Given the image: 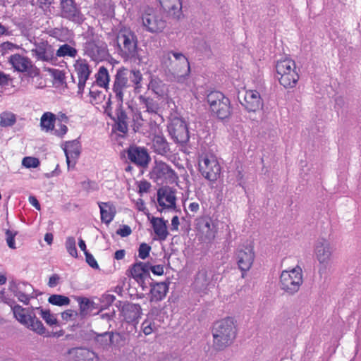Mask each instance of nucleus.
<instances>
[{"instance_id": "1", "label": "nucleus", "mask_w": 361, "mask_h": 361, "mask_svg": "<svg viewBox=\"0 0 361 361\" xmlns=\"http://www.w3.org/2000/svg\"><path fill=\"white\" fill-rule=\"evenodd\" d=\"M212 347L222 351L231 346L238 335V325L234 318L227 317L216 321L212 326Z\"/></svg>"}, {"instance_id": "2", "label": "nucleus", "mask_w": 361, "mask_h": 361, "mask_svg": "<svg viewBox=\"0 0 361 361\" xmlns=\"http://www.w3.org/2000/svg\"><path fill=\"white\" fill-rule=\"evenodd\" d=\"M133 87L128 80V69L122 67L116 71L109 93L107 104L109 105L114 101L117 106L121 107L125 100L130 97Z\"/></svg>"}, {"instance_id": "3", "label": "nucleus", "mask_w": 361, "mask_h": 361, "mask_svg": "<svg viewBox=\"0 0 361 361\" xmlns=\"http://www.w3.org/2000/svg\"><path fill=\"white\" fill-rule=\"evenodd\" d=\"M275 70L276 78L284 88L290 89L296 86L300 76L294 60L289 57L278 60L275 65Z\"/></svg>"}, {"instance_id": "4", "label": "nucleus", "mask_w": 361, "mask_h": 361, "mask_svg": "<svg viewBox=\"0 0 361 361\" xmlns=\"http://www.w3.org/2000/svg\"><path fill=\"white\" fill-rule=\"evenodd\" d=\"M207 102L212 114L220 120L228 118L232 114L230 99L222 92L212 91L207 94Z\"/></svg>"}, {"instance_id": "5", "label": "nucleus", "mask_w": 361, "mask_h": 361, "mask_svg": "<svg viewBox=\"0 0 361 361\" xmlns=\"http://www.w3.org/2000/svg\"><path fill=\"white\" fill-rule=\"evenodd\" d=\"M116 43L121 56L125 59L135 58L137 55V39L129 28H122L117 35Z\"/></svg>"}, {"instance_id": "6", "label": "nucleus", "mask_w": 361, "mask_h": 361, "mask_svg": "<svg viewBox=\"0 0 361 361\" xmlns=\"http://www.w3.org/2000/svg\"><path fill=\"white\" fill-rule=\"evenodd\" d=\"M199 171L211 182H215L221 176V167L216 156L212 153H202L198 158Z\"/></svg>"}, {"instance_id": "7", "label": "nucleus", "mask_w": 361, "mask_h": 361, "mask_svg": "<svg viewBox=\"0 0 361 361\" xmlns=\"http://www.w3.org/2000/svg\"><path fill=\"white\" fill-rule=\"evenodd\" d=\"M302 283V270L298 265L290 269L283 270L280 275L281 288L288 294L297 293Z\"/></svg>"}, {"instance_id": "8", "label": "nucleus", "mask_w": 361, "mask_h": 361, "mask_svg": "<svg viewBox=\"0 0 361 361\" xmlns=\"http://www.w3.org/2000/svg\"><path fill=\"white\" fill-rule=\"evenodd\" d=\"M84 54L94 61H102L109 56L107 44L101 39L94 38L84 44Z\"/></svg>"}, {"instance_id": "9", "label": "nucleus", "mask_w": 361, "mask_h": 361, "mask_svg": "<svg viewBox=\"0 0 361 361\" xmlns=\"http://www.w3.org/2000/svg\"><path fill=\"white\" fill-rule=\"evenodd\" d=\"M255 257L254 245L250 243L247 245L240 247L235 252V260L238 269L242 272V277L244 278L246 272L252 267Z\"/></svg>"}, {"instance_id": "10", "label": "nucleus", "mask_w": 361, "mask_h": 361, "mask_svg": "<svg viewBox=\"0 0 361 361\" xmlns=\"http://www.w3.org/2000/svg\"><path fill=\"white\" fill-rule=\"evenodd\" d=\"M142 26L151 33L161 32L166 27V20L158 11L149 9L142 16Z\"/></svg>"}, {"instance_id": "11", "label": "nucleus", "mask_w": 361, "mask_h": 361, "mask_svg": "<svg viewBox=\"0 0 361 361\" xmlns=\"http://www.w3.org/2000/svg\"><path fill=\"white\" fill-rule=\"evenodd\" d=\"M9 288L18 300L25 305H28L30 299L34 298L33 287L30 283L13 281L10 283Z\"/></svg>"}, {"instance_id": "12", "label": "nucleus", "mask_w": 361, "mask_h": 361, "mask_svg": "<svg viewBox=\"0 0 361 361\" xmlns=\"http://www.w3.org/2000/svg\"><path fill=\"white\" fill-rule=\"evenodd\" d=\"M31 51L33 56L42 61L53 63L57 60L54 48L47 42L42 41L35 44Z\"/></svg>"}, {"instance_id": "13", "label": "nucleus", "mask_w": 361, "mask_h": 361, "mask_svg": "<svg viewBox=\"0 0 361 361\" xmlns=\"http://www.w3.org/2000/svg\"><path fill=\"white\" fill-rule=\"evenodd\" d=\"M152 176L158 185L171 183L176 179L173 171L163 162L157 164L153 169Z\"/></svg>"}, {"instance_id": "14", "label": "nucleus", "mask_w": 361, "mask_h": 361, "mask_svg": "<svg viewBox=\"0 0 361 361\" xmlns=\"http://www.w3.org/2000/svg\"><path fill=\"white\" fill-rule=\"evenodd\" d=\"M196 228L197 231V235L201 240L211 241L214 239L216 231L210 218H200L197 220Z\"/></svg>"}, {"instance_id": "15", "label": "nucleus", "mask_w": 361, "mask_h": 361, "mask_svg": "<svg viewBox=\"0 0 361 361\" xmlns=\"http://www.w3.org/2000/svg\"><path fill=\"white\" fill-rule=\"evenodd\" d=\"M74 68L78 78V94L82 95L86 82L90 75L91 70L90 66L84 59H78L74 64Z\"/></svg>"}, {"instance_id": "16", "label": "nucleus", "mask_w": 361, "mask_h": 361, "mask_svg": "<svg viewBox=\"0 0 361 361\" xmlns=\"http://www.w3.org/2000/svg\"><path fill=\"white\" fill-rule=\"evenodd\" d=\"M81 145L78 140H74L65 144L63 150L66 157L68 169L74 168L80 154Z\"/></svg>"}, {"instance_id": "17", "label": "nucleus", "mask_w": 361, "mask_h": 361, "mask_svg": "<svg viewBox=\"0 0 361 361\" xmlns=\"http://www.w3.org/2000/svg\"><path fill=\"white\" fill-rule=\"evenodd\" d=\"M128 159L139 166H146L149 160V156L147 150L143 147L131 146L128 149Z\"/></svg>"}, {"instance_id": "18", "label": "nucleus", "mask_w": 361, "mask_h": 361, "mask_svg": "<svg viewBox=\"0 0 361 361\" xmlns=\"http://www.w3.org/2000/svg\"><path fill=\"white\" fill-rule=\"evenodd\" d=\"M243 106L249 112H256L263 106V102L257 90H249L245 92Z\"/></svg>"}, {"instance_id": "19", "label": "nucleus", "mask_w": 361, "mask_h": 361, "mask_svg": "<svg viewBox=\"0 0 361 361\" xmlns=\"http://www.w3.org/2000/svg\"><path fill=\"white\" fill-rule=\"evenodd\" d=\"M61 16L73 21L81 20L80 12L73 0H61Z\"/></svg>"}, {"instance_id": "20", "label": "nucleus", "mask_w": 361, "mask_h": 361, "mask_svg": "<svg viewBox=\"0 0 361 361\" xmlns=\"http://www.w3.org/2000/svg\"><path fill=\"white\" fill-rule=\"evenodd\" d=\"M157 201L161 209L173 208L176 204L175 194L170 188H161L157 192Z\"/></svg>"}, {"instance_id": "21", "label": "nucleus", "mask_w": 361, "mask_h": 361, "mask_svg": "<svg viewBox=\"0 0 361 361\" xmlns=\"http://www.w3.org/2000/svg\"><path fill=\"white\" fill-rule=\"evenodd\" d=\"M121 312L126 322L137 324L141 317L142 309L138 304L128 303L123 306Z\"/></svg>"}, {"instance_id": "22", "label": "nucleus", "mask_w": 361, "mask_h": 361, "mask_svg": "<svg viewBox=\"0 0 361 361\" xmlns=\"http://www.w3.org/2000/svg\"><path fill=\"white\" fill-rule=\"evenodd\" d=\"M212 281L211 272L206 269H200L196 275L193 282V287L198 291H204Z\"/></svg>"}, {"instance_id": "23", "label": "nucleus", "mask_w": 361, "mask_h": 361, "mask_svg": "<svg viewBox=\"0 0 361 361\" xmlns=\"http://www.w3.org/2000/svg\"><path fill=\"white\" fill-rule=\"evenodd\" d=\"M315 255L320 264H328L331 257L330 244L325 240L318 243L315 247Z\"/></svg>"}, {"instance_id": "24", "label": "nucleus", "mask_w": 361, "mask_h": 361, "mask_svg": "<svg viewBox=\"0 0 361 361\" xmlns=\"http://www.w3.org/2000/svg\"><path fill=\"white\" fill-rule=\"evenodd\" d=\"M169 286L166 282L155 283L151 285L149 300L151 302H159L166 295Z\"/></svg>"}, {"instance_id": "25", "label": "nucleus", "mask_w": 361, "mask_h": 361, "mask_svg": "<svg viewBox=\"0 0 361 361\" xmlns=\"http://www.w3.org/2000/svg\"><path fill=\"white\" fill-rule=\"evenodd\" d=\"M98 205L100 210L102 221L107 225L109 224L116 215V211L115 206L111 202H101L98 203Z\"/></svg>"}, {"instance_id": "26", "label": "nucleus", "mask_w": 361, "mask_h": 361, "mask_svg": "<svg viewBox=\"0 0 361 361\" xmlns=\"http://www.w3.org/2000/svg\"><path fill=\"white\" fill-rule=\"evenodd\" d=\"M9 62L13 68L19 72L27 71L32 67L31 61L27 57L18 54L11 55Z\"/></svg>"}, {"instance_id": "27", "label": "nucleus", "mask_w": 361, "mask_h": 361, "mask_svg": "<svg viewBox=\"0 0 361 361\" xmlns=\"http://www.w3.org/2000/svg\"><path fill=\"white\" fill-rule=\"evenodd\" d=\"M56 121V115L51 112H44L40 118L41 130L45 133H51L52 134Z\"/></svg>"}, {"instance_id": "28", "label": "nucleus", "mask_w": 361, "mask_h": 361, "mask_svg": "<svg viewBox=\"0 0 361 361\" xmlns=\"http://www.w3.org/2000/svg\"><path fill=\"white\" fill-rule=\"evenodd\" d=\"M149 264L138 262L135 264L130 269V273L133 279L137 281H142L149 275Z\"/></svg>"}, {"instance_id": "29", "label": "nucleus", "mask_w": 361, "mask_h": 361, "mask_svg": "<svg viewBox=\"0 0 361 361\" xmlns=\"http://www.w3.org/2000/svg\"><path fill=\"white\" fill-rule=\"evenodd\" d=\"M152 148L154 152L161 155L166 154L169 150V145L165 137L159 135L153 137Z\"/></svg>"}, {"instance_id": "30", "label": "nucleus", "mask_w": 361, "mask_h": 361, "mask_svg": "<svg viewBox=\"0 0 361 361\" xmlns=\"http://www.w3.org/2000/svg\"><path fill=\"white\" fill-rule=\"evenodd\" d=\"M139 101L141 105H143L148 113L152 114H158L160 110L159 103L153 99L144 95L139 96Z\"/></svg>"}, {"instance_id": "31", "label": "nucleus", "mask_w": 361, "mask_h": 361, "mask_svg": "<svg viewBox=\"0 0 361 361\" xmlns=\"http://www.w3.org/2000/svg\"><path fill=\"white\" fill-rule=\"evenodd\" d=\"M11 310L14 314L15 318L22 324L26 325L30 322L32 314H28L26 309L21 306L16 305L13 307L11 306Z\"/></svg>"}, {"instance_id": "32", "label": "nucleus", "mask_w": 361, "mask_h": 361, "mask_svg": "<svg viewBox=\"0 0 361 361\" xmlns=\"http://www.w3.org/2000/svg\"><path fill=\"white\" fill-rule=\"evenodd\" d=\"M78 55V50L71 46L68 44H63L59 46V49L56 50L55 56L57 57H70V58H75Z\"/></svg>"}, {"instance_id": "33", "label": "nucleus", "mask_w": 361, "mask_h": 361, "mask_svg": "<svg viewBox=\"0 0 361 361\" xmlns=\"http://www.w3.org/2000/svg\"><path fill=\"white\" fill-rule=\"evenodd\" d=\"M77 301L79 303L80 314L82 317L90 314L94 309V302L87 298L78 297Z\"/></svg>"}, {"instance_id": "34", "label": "nucleus", "mask_w": 361, "mask_h": 361, "mask_svg": "<svg viewBox=\"0 0 361 361\" xmlns=\"http://www.w3.org/2000/svg\"><path fill=\"white\" fill-rule=\"evenodd\" d=\"M96 81L101 87L107 88L109 85L110 76L107 69L104 67H99L96 74Z\"/></svg>"}, {"instance_id": "35", "label": "nucleus", "mask_w": 361, "mask_h": 361, "mask_svg": "<svg viewBox=\"0 0 361 361\" xmlns=\"http://www.w3.org/2000/svg\"><path fill=\"white\" fill-rule=\"evenodd\" d=\"M29 322H30L26 325V327L29 329L35 331L39 335H44L46 333V328L44 326L42 322L39 320L35 314L32 315Z\"/></svg>"}, {"instance_id": "36", "label": "nucleus", "mask_w": 361, "mask_h": 361, "mask_svg": "<svg viewBox=\"0 0 361 361\" xmlns=\"http://www.w3.org/2000/svg\"><path fill=\"white\" fill-rule=\"evenodd\" d=\"M180 59V53L178 51H169L162 56V63L167 68L173 67Z\"/></svg>"}, {"instance_id": "37", "label": "nucleus", "mask_w": 361, "mask_h": 361, "mask_svg": "<svg viewBox=\"0 0 361 361\" xmlns=\"http://www.w3.org/2000/svg\"><path fill=\"white\" fill-rule=\"evenodd\" d=\"M133 84V88L136 93L140 92L141 89V81L142 80V75L139 70L133 69L128 75V80Z\"/></svg>"}, {"instance_id": "38", "label": "nucleus", "mask_w": 361, "mask_h": 361, "mask_svg": "<svg viewBox=\"0 0 361 361\" xmlns=\"http://www.w3.org/2000/svg\"><path fill=\"white\" fill-rule=\"evenodd\" d=\"M48 71L53 78L54 84L57 86H62L66 84V75L63 71L56 68H49Z\"/></svg>"}, {"instance_id": "39", "label": "nucleus", "mask_w": 361, "mask_h": 361, "mask_svg": "<svg viewBox=\"0 0 361 361\" xmlns=\"http://www.w3.org/2000/svg\"><path fill=\"white\" fill-rule=\"evenodd\" d=\"M16 118L14 114L4 111L0 114V126L1 127H10L15 124Z\"/></svg>"}, {"instance_id": "40", "label": "nucleus", "mask_w": 361, "mask_h": 361, "mask_svg": "<svg viewBox=\"0 0 361 361\" xmlns=\"http://www.w3.org/2000/svg\"><path fill=\"white\" fill-rule=\"evenodd\" d=\"M154 231L157 235L161 240H164L167 236V230L165 224L161 219L153 222Z\"/></svg>"}, {"instance_id": "41", "label": "nucleus", "mask_w": 361, "mask_h": 361, "mask_svg": "<svg viewBox=\"0 0 361 361\" xmlns=\"http://www.w3.org/2000/svg\"><path fill=\"white\" fill-rule=\"evenodd\" d=\"M113 337V333L105 332L97 335L96 337V341L101 345V347L106 348L111 345Z\"/></svg>"}, {"instance_id": "42", "label": "nucleus", "mask_w": 361, "mask_h": 361, "mask_svg": "<svg viewBox=\"0 0 361 361\" xmlns=\"http://www.w3.org/2000/svg\"><path fill=\"white\" fill-rule=\"evenodd\" d=\"M37 310H40V315L45 322L49 326H54L57 324V319L56 316L50 312L49 310L37 307Z\"/></svg>"}, {"instance_id": "43", "label": "nucleus", "mask_w": 361, "mask_h": 361, "mask_svg": "<svg viewBox=\"0 0 361 361\" xmlns=\"http://www.w3.org/2000/svg\"><path fill=\"white\" fill-rule=\"evenodd\" d=\"M48 301L52 305L63 306L69 305L71 300L67 296L54 294L49 298Z\"/></svg>"}, {"instance_id": "44", "label": "nucleus", "mask_w": 361, "mask_h": 361, "mask_svg": "<svg viewBox=\"0 0 361 361\" xmlns=\"http://www.w3.org/2000/svg\"><path fill=\"white\" fill-rule=\"evenodd\" d=\"M65 247L68 254L73 257H78V251L76 248V241L74 237L68 236L65 242Z\"/></svg>"}, {"instance_id": "45", "label": "nucleus", "mask_w": 361, "mask_h": 361, "mask_svg": "<svg viewBox=\"0 0 361 361\" xmlns=\"http://www.w3.org/2000/svg\"><path fill=\"white\" fill-rule=\"evenodd\" d=\"M39 164V160L32 157H25L22 160V165L27 169L37 168Z\"/></svg>"}, {"instance_id": "46", "label": "nucleus", "mask_w": 361, "mask_h": 361, "mask_svg": "<svg viewBox=\"0 0 361 361\" xmlns=\"http://www.w3.org/2000/svg\"><path fill=\"white\" fill-rule=\"evenodd\" d=\"M85 348H74L72 349H70L68 352L69 357L68 361H82V357L84 355H80V353H79V350H85ZM81 354H82L81 353Z\"/></svg>"}, {"instance_id": "47", "label": "nucleus", "mask_w": 361, "mask_h": 361, "mask_svg": "<svg viewBox=\"0 0 361 361\" xmlns=\"http://www.w3.org/2000/svg\"><path fill=\"white\" fill-rule=\"evenodd\" d=\"M156 329V325L154 322L149 318L145 319L142 324V330L145 335L151 334Z\"/></svg>"}, {"instance_id": "48", "label": "nucleus", "mask_w": 361, "mask_h": 361, "mask_svg": "<svg viewBox=\"0 0 361 361\" xmlns=\"http://www.w3.org/2000/svg\"><path fill=\"white\" fill-rule=\"evenodd\" d=\"M90 96L91 102L94 104L101 103L105 98V94L102 92L96 90H90Z\"/></svg>"}, {"instance_id": "49", "label": "nucleus", "mask_w": 361, "mask_h": 361, "mask_svg": "<svg viewBox=\"0 0 361 361\" xmlns=\"http://www.w3.org/2000/svg\"><path fill=\"white\" fill-rule=\"evenodd\" d=\"M79 353H83V354H80V355H84L82 357V361H97L98 357L97 355L93 352L88 349H86L85 350H79Z\"/></svg>"}, {"instance_id": "50", "label": "nucleus", "mask_w": 361, "mask_h": 361, "mask_svg": "<svg viewBox=\"0 0 361 361\" xmlns=\"http://www.w3.org/2000/svg\"><path fill=\"white\" fill-rule=\"evenodd\" d=\"M151 247L147 243H142L138 250V256L140 258L146 259L150 252Z\"/></svg>"}, {"instance_id": "51", "label": "nucleus", "mask_w": 361, "mask_h": 361, "mask_svg": "<svg viewBox=\"0 0 361 361\" xmlns=\"http://www.w3.org/2000/svg\"><path fill=\"white\" fill-rule=\"evenodd\" d=\"M149 271H151L154 275L161 276L164 273V266L163 264L151 265L149 264Z\"/></svg>"}, {"instance_id": "52", "label": "nucleus", "mask_w": 361, "mask_h": 361, "mask_svg": "<svg viewBox=\"0 0 361 361\" xmlns=\"http://www.w3.org/2000/svg\"><path fill=\"white\" fill-rule=\"evenodd\" d=\"M58 128H54L52 133V135H54L57 137H62L64 135L66 134L68 131V128L65 124L59 123L58 125Z\"/></svg>"}, {"instance_id": "53", "label": "nucleus", "mask_w": 361, "mask_h": 361, "mask_svg": "<svg viewBox=\"0 0 361 361\" xmlns=\"http://www.w3.org/2000/svg\"><path fill=\"white\" fill-rule=\"evenodd\" d=\"M15 235L16 234L13 233L10 230H7L6 232V243L8 246L11 249L16 248Z\"/></svg>"}, {"instance_id": "54", "label": "nucleus", "mask_w": 361, "mask_h": 361, "mask_svg": "<svg viewBox=\"0 0 361 361\" xmlns=\"http://www.w3.org/2000/svg\"><path fill=\"white\" fill-rule=\"evenodd\" d=\"M131 228L128 225H123L116 231L117 234L122 237L128 236L131 233Z\"/></svg>"}, {"instance_id": "55", "label": "nucleus", "mask_w": 361, "mask_h": 361, "mask_svg": "<svg viewBox=\"0 0 361 361\" xmlns=\"http://www.w3.org/2000/svg\"><path fill=\"white\" fill-rule=\"evenodd\" d=\"M85 255V258H86V262L89 264L90 267H91L92 268H94V269L99 268V265H98L97 261L95 260L94 257H93V255L91 253L88 252V253H86Z\"/></svg>"}, {"instance_id": "56", "label": "nucleus", "mask_w": 361, "mask_h": 361, "mask_svg": "<svg viewBox=\"0 0 361 361\" xmlns=\"http://www.w3.org/2000/svg\"><path fill=\"white\" fill-rule=\"evenodd\" d=\"M82 187L86 190H98L97 183L90 180H85L82 183Z\"/></svg>"}, {"instance_id": "57", "label": "nucleus", "mask_w": 361, "mask_h": 361, "mask_svg": "<svg viewBox=\"0 0 361 361\" xmlns=\"http://www.w3.org/2000/svg\"><path fill=\"white\" fill-rule=\"evenodd\" d=\"M116 121H126L127 115L125 111L122 109V106H118L116 112V118L114 119Z\"/></svg>"}, {"instance_id": "58", "label": "nucleus", "mask_w": 361, "mask_h": 361, "mask_svg": "<svg viewBox=\"0 0 361 361\" xmlns=\"http://www.w3.org/2000/svg\"><path fill=\"white\" fill-rule=\"evenodd\" d=\"M161 5L165 4L169 8L174 10L176 8V5L174 4L176 2L178 3L180 5V0H159Z\"/></svg>"}, {"instance_id": "59", "label": "nucleus", "mask_w": 361, "mask_h": 361, "mask_svg": "<svg viewBox=\"0 0 361 361\" xmlns=\"http://www.w3.org/2000/svg\"><path fill=\"white\" fill-rule=\"evenodd\" d=\"M117 126V130L121 133H126L128 130L127 121H116Z\"/></svg>"}, {"instance_id": "60", "label": "nucleus", "mask_w": 361, "mask_h": 361, "mask_svg": "<svg viewBox=\"0 0 361 361\" xmlns=\"http://www.w3.org/2000/svg\"><path fill=\"white\" fill-rule=\"evenodd\" d=\"M28 200L30 204L32 205L36 209H41L40 204L35 197L30 196Z\"/></svg>"}, {"instance_id": "61", "label": "nucleus", "mask_w": 361, "mask_h": 361, "mask_svg": "<svg viewBox=\"0 0 361 361\" xmlns=\"http://www.w3.org/2000/svg\"><path fill=\"white\" fill-rule=\"evenodd\" d=\"M59 280V276L57 274H54L50 276L48 284L50 287H55L58 284Z\"/></svg>"}, {"instance_id": "62", "label": "nucleus", "mask_w": 361, "mask_h": 361, "mask_svg": "<svg viewBox=\"0 0 361 361\" xmlns=\"http://www.w3.org/2000/svg\"><path fill=\"white\" fill-rule=\"evenodd\" d=\"M199 204L197 202H191L188 205V209L191 212V214L190 215H192L194 216L195 214H196L197 212V211L199 210Z\"/></svg>"}, {"instance_id": "63", "label": "nucleus", "mask_w": 361, "mask_h": 361, "mask_svg": "<svg viewBox=\"0 0 361 361\" xmlns=\"http://www.w3.org/2000/svg\"><path fill=\"white\" fill-rule=\"evenodd\" d=\"M62 30L59 28H54L52 30L50 31V36L54 37L56 39H58L60 41H62L61 39V33L62 32Z\"/></svg>"}, {"instance_id": "64", "label": "nucleus", "mask_w": 361, "mask_h": 361, "mask_svg": "<svg viewBox=\"0 0 361 361\" xmlns=\"http://www.w3.org/2000/svg\"><path fill=\"white\" fill-rule=\"evenodd\" d=\"M74 315V312L72 310H67L61 314L63 319L68 321Z\"/></svg>"}]
</instances>
